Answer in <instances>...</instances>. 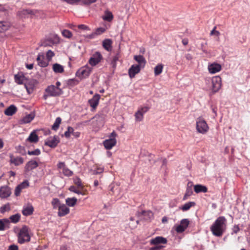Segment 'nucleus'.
Returning a JSON list of instances; mask_svg holds the SVG:
<instances>
[{
	"mask_svg": "<svg viewBox=\"0 0 250 250\" xmlns=\"http://www.w3.org/2000/svg\"><path fill=\"white\" fill-rule=\"evenodd\" d=\"M21 217L19 214H16L10 216V219L11 221L14 223H16L19 222Z\"/></svg>",
	"mask_w": 250,
	"mask_h": 250,
	"instance_id": "obj_39",
	"label": "nucleus"
},
{
	"mask_svg": "<svg viewBox=\"0 0 250 250\" xmlns=\"http://www.w3.org/2000/svg\"><path fill=\"white\" fill-rule=\"evenodd\" d=\"M211 90L213 93L219 91L221 87L222 80L220 76H216L212 78L211 80Z\"/></svg>",
	"mask_w": 250,
	"mask_h": 250,
	"instance_id": "obj_8",
	"label": "nucleus"
},
{
	"mask_svg": "<svg viewBox=\"0 0 250 250\" xmlns=\"http://www.w3.org/2000/svg\"><path fill=\"white\" fill-rule=\"evenodd\" d=\"M77 199L75 197L67 198L65 200L66 205L69 207H74L77 203Z\"/></svg>",
	"mask_w": 250,
	"mask_h": 250,
	"instance_id": "obj_33",
	"label": "nucleus"
},
{
	"mask_svg": "<svg viewBox=\"0 0 250 250\" xmlns=\"http://www.w3.org/2000/svg\"><path fill=\"white\" fill-rule=\"evenodd\" d=\"M100 98V95L99 94H95L92 99L88 101L90 105L94 109L98 105Z\"/></svg>",
	"mask_w": 250,
	"mask_h": 250,
	"instance_id": "obj_22",
	"label": "nucleus"
},
{
	"mask_svg": "<svg viewBox=\"0 0 250 250\" xmlns=\"http://www.w3.org/2000/svg\"><path fill=\"white\" fill-rule=\"evenodd\" d=\"M11 23L7 21H0V33L5 32L9 29Z\"/></svg>",
	"mask_w": 250,
	"mask_h": 250,
	"instance_id": "obj_25",
	"label": "nucleus"
},
{
	"mask_svg": "<svg viewBox=\"0 0 250 250\" xmlns=\"http://www.w3.org/2000/svg\"><path fill=\"white\" fill-rule=\"evenodd\" d=\"M52 69L56 73H62L64 71L63 66L57 63L53 65Z\"/></svg>",
	"mask_w": 250,
	"mask_h": 250,
	"instance_id": "obj_31",
	"label": "nucleus"
},
{
	"mask_svg": "<svg viewBox=\"0 0 250 250\" xmlns=\"http://www.w3.org/2000/svg\"><path fill=\"white\" fill-rule=\"evenodd\" d=\"M195 205V203L194 202H188L183 206L180 207L179 208L183 211H186L190 209V208L192 207H194Z\"/></svg>",
	"mask_w": 250,
	"mask_h": 250,
	"instance_id": "obj_30",
	"label": "nucleus"
},
{
	"mask_svg": "<svg viewBox=\"0 0 250 250\" xmlns=\"http://www.w3.org/2000/svg\"><path fill=\"white\" fill-rule=\"evenodd\" d=\"M62 33L63 37L67 38H70L72 36L71 32L66 29L62 30Z\"/></svg>",
	"mask_w": 250,
	"mask_h": 250,
	"instance_id": "obj_42",
	"label": "nucleus"
},
{
	"mask_svg": "<svg viewBox=\"0 0 250 250\" xmlns=\"http://www.w3.org/2000/svg\"><path fill=\"white\" fill-rule=\"evenodd\" d=\"M73 181H74V183H75V184H76L78 186V188H82L83 187L81 180L79 177H75L74 178Z\"/></svg>",
	"mask_w": 250,
	"mask_h": 250,
	"instance_id": "obj_47",
	"label": "nucleus"
},
{
	"mask_svg": "<svg viewBox=\"0 0 250 250\" xmlns=\"http://www.w3.org/2000/svg\"><path fill=\"white\" fill-rule=\"evenodd\" d=\"M43 57L44 56L43 54H39L38 55V57L37 58V61H38V62L41 61L42 59H43Z\"/></svg>",
	"mask_w": 250,
	"mask_h": 250,
	"instance_id": "obj_61",
	"label": "nucleus"
},
{
	"mask_svg": "<svg viewBox=\"0 0 250 250\" xmlns=\"http://www.w3.org/2000/svg\"><path fill=\"white\" fill-rule=\"evenodd\" d=\"M113 15L109 10L105 11L104 15L102 16V19L103 20L108 22L111 21L113 20Z\"/></svg>",
	"mask_w": 250,
	"mask_h": 250,
	"instance_id": "obj_27",
	"label": "nucleus"
},
{
	"mask_svg": "<svg viewBox=\"0 0 250 250\" xmlns=\"http://www.w3.org/2000/svg\"><path fill=\"white\" fill-rule=\"evenodd\" d=\"M112 41L110 39H105L103 42V46L105 49L110 51L112 48Z\"/></svg>",
	"mask_w": 250,
	"mask_h": 250,
	"instance_id": "obj_32",
	"label": "nucleus"
},
{
	"mask_svg": "<svg viewBox=\"0 0 250 250\" xmlns=\"http://www.w3.org/2000/svg\"><path fill=\"white\" fill-rule=\"evenodd\" d=\"M97 36L96 35V34H95V32H93L92 33H91V34L89 35L88 36V37L90 39H93V38H95Z\"/></svg>",
	"mask_w": 250,
	"mask_h": 250,
	"instance_id": "obj_62",
	"label": "nucleus"
},
{
	"mask_svg": "<svg viewBox=\"0 0 250 250\" xmlns=\"http://www.w3.org/2000/svg\"><path fill=\"white\" fill-rule=\"evenodd\" d=\"M15 81L19 84H23L27 92L30 93L33 91V88L31 86H28L27 82V79L22 73H18L14 76Z\"/></svg>",
	"mask_w": 250,
	"mask_h": 250,
	"instance_id": "obj_3",
	"label": "nucleus"
},
{
	"mask_svg": "<svg viewBox=\"0 0 250 250\" xmlns=\"http://www.w3.org/2000/svg\"><path fill=\"white\" fill-rule=\"evenodd\" d=\"M9 162L10 164L18 166L22 164L24 162L23 158L21 157H14L12 154L10 155Z\"/></svg>",
	"mask_w": 250,
	"mask_h": 250,
	"instance_id": "obj_15",
	"label": "nucleus"
},
{
	"mask_svg": "<svg viewBox=\"0 0 250 250\" xmlns=\"http://www.w3.org/2000/svg\"><path fill=\"white\" fill-rule=\"evenodd\" d=\"M104 171V168L103 167H98L96 169L93 170V173L94 174H100L102 173Z\"/></svg>",
	"mask_w": 250,
	"mask_h": 250,
	"instance_id": "obj_52",
	"label": "nucleus"
},
{
	"mask_svg": "<svg viewBox=\"0 0 250 250\" xmlns=\"http://www.w3.org/2000/svg\"><path fill=\"white\" fill-rule=\"evenodd\" d=\"M7 250H19V248L16 245H11L8 247Z\"/></svg>",
	"mask_w": 250,
	"mask_h": 250,
	"instance_id": "obj_59",
	"label": "nucleus"
},
{
	"mask_svg": "<svg viewBox=\"0 0 250 250\" xmlns=\"http://www.w3.org/2000/svg\"><path fill=\"white\" fill-rule=\"evenodd\" d=\"M21 189L27 188L29 186V182L26 180L22 182L21 184L18 185Z\"/></svg>",
	"mask_w": 250,
	"mask_h": 250,
	"instance_id": "obj_51",
	"label": "nucleus"
},
{
	"mask_svg": "<svg viewBox=\"0 0 250 250\" xmlns=\"http://www.w3.org/2000/svg\"><path fill=\"white\" fill-rule=\"evenodd\" d=\"M32 11L27 9H23L18 13V15L21 18H28L30 15L32 14Z\"/></svg>",
	"mask_w": 250,
	"mask_h": 250,
	"instance_id": "obj_28",
	"label": "nucleus"
},
{
	"mask_svg": "<svg viewBox=\"0 0 250 250\" xmlns=\"http://www.w3.org/2000/svg\"><path fill=\"white\" fill-rule=\"evenodd\" d=\"M192 194V191L191 188L188 187L186 190V192L183 197V200H186Z\"/></svg>",
	"mask_w": 250,
	"mask_h": 250,
	"instance_id": "obj_40",
	"label": "nucleus"
},
{
	"mask_svg": "<svg viewBox=\"0 0 250 250\" xmlns=\"http://www.w3.org/2000/svg\"><path fill=\"white\" fill-rule=\"evenodd\" d=\"M148 109V107L146 106L139 108L135 114V120L137 122L142 121L144 118V115Z\"/></svg>",
	"mask_w": 250,
	"mask_h": 250,
	"instance_id": "obj_11",
	"label": "nucleus"
},
{
	"mask_svg": "<svg viewBox=\"0 0 250 250\" xmlns=\"http://www.w3.org/2000/svg\"><path fill=\"white\" fill-rule=\"evenodd\" d=\"M216 27H214V28L212 30V31L210 32V35H215L216 36H218L220 35V32L218 31H216Z\"/></svg>",
	"mask_w": 250,
	"mask_h": 250,
	"instance_id": "obj_54",
	"label": "nucleus"
},
{
	"mask_svg": "<svg viewBox=\"0 0 250 250\" xmlns=\"http://www.w3.org/2000/svg\"><path fill=\"white\" fill-rule=\"evenodd\" d=\"M119 55L118 54H116L115 56H114L112 59V60L111 61V64L112 65L113 67H115L116 65V62L119 60Z\"/></svg>",
	"mask_w": 250,
	"mask_h": 250,
	"instance_id": "obj_49",
	"label": "nucleus"
},
{
	"mask_svg": "<svg viewBox=\"0 0 250 250\" xmlns=\"http://www.w3.org/2000/svg\"><path fill=\"white\" fill-rule=\"evenodd\" d=\"M240 230L238 225H235L232 228L233 233L236 234Z\"/></svg>",
	"mask_w": 250,
	"mask_h": 250,
	"instance_id": "obj_57",
	"label": "nucleus"
},
{
	"mask_svg": "<svg viewBox=\"0 0 250 250\" xmlns=\"http://www.w3.org/2000/svg\"><path fill=\"white\" fill-rule=\"evenodd\" d=\"M92 68L85 65L80 68L76 73V76L81 79L87 78L92 71Z\"/></svg>",
	"mask_w": 250,
	"mask_h": 250,
	"instance_id": "obj_4",
	"label": "nucleus"
},
{
	"mask_svg": "<svg viewBox=\"0 0 250 250\" xmlns=\"http://www.w3.org/2000/svg\"><path fill=\"white\" fill-rule=\"evenodd\" d=\"M9 223V221L7 219L0 220V230H3L5 229V224Z\"/></svg>",
	"mask_w": 250,
	"mask_h": 250,
	"instance_id": "obj_43",
	"label": "nucleus"
},
{
	"mask_svg": "<svg viewBox=\"0 0 250 250\" xmlns=\"http://www.w3.org/2000/svg\"><path fill=\"white\" fill-rule=\"evenodd\" d=\"M70 209L65 204H62L58 208V215L60 217L64 216L69 213Z\"/></svg>",
	"mask_w": 250,
	"mask_h": 250,
	"instance_id": "obj_16",
	"label": "nucleus"
},
{
	"mask_svg": "<svg viewBox=\"0 0 250 250\" xmlns=\"http://www.w3.org/2000/svg\"><path fill=\"white\" fill-rule=\"evenodd\" d=\"M10 210V207L9 204H7L2 206L0 208V212L1 213H4L6 211H9Z\"/></svg>",
	"mask_w": 250,
	"mask_h": 250,
	"instance_id": "obj_41",
	"label": "nucleus"
},
{
	"mask_svg": "<svg viewBox=\"0 0 250 250\" xmlns=\"http://www.w3.org/2000/svg\"><path fill=\"white\" fill-rule=\"evenodd\" d=\"M69 189L70 191L73 192L75 193H77L78 194L83 195V192L82 191H81L80 190L78 189V188H77L75 187H74L73 186H71L69 188Z\"/></svg>",
	"mask_w": 250,
	"mask_h": 250,
	"instance_id": "obj_46",
	"label": "nucleus"
},
{
	"mask_svg": "<svg viewBox=\"0 0 250 250\" xmlns=\"http://www.w3.org/2000/svg\"><path fill=\"white\" fill-rule=\"evenodd\" d=\"M33 210V206L30 204H28L23 207L22 213L24 216H28L32 214Z\"/></svg>",
	"mask_w": 250,
	"mask_h": 250,
	"instance_id": "obj_24",
	"label": "nucleus"
},
{
	"mask_svg": "<svg viewBox=\"0 0 250 250\" xmlns=\"http://www.w3.org/2000/svg\"><path fill=\"white\" fill-rule=\"evenodd\" d=\"M57 167L60 170L62 171L63 174L65 176L69 177L73 174V171L65 166L64 162H60L57 164Z\"/></svg>",
	"mask_w": 250,
	"mask_h": 250,
	"instance_id": "obj_10",
	"label": "nucleus"
},
{
	"mask_svg": "<svg viewBox=\"0 0 250 250\" xmlns=\"http://www.w3.org/2000/svg\"><path fill=\"white\" fill-rule=\"evenodd\" d=\"M162 247V246L155 247L151 248L150 250H160Z\"/></svg>",
	"mask_w": 250,
	"mask_h": 250,
	"instance_id": "obj_64",
	"label": "nucleus"
},
{
	"mask_svg": "<svg viewBox=\"0 0 250 250\" xmlns=\"http://www.w3.org/2000/svg\"><path fill=\"white\" fill-rule=\"evenodd\" d=\"M62 119L60 117H57L52 126V129L54 130H56L58 129L61 123Z\"/></svg>",
	"mask_w": 250,
	"mask_h": 250,
	"instance_id": "obj_36",
	"label": "nucleus"
},
{
	"mask_svg": "<svg viewBox=\"0 0 250 250\" xmlns=\"http://www.w3.org/2000/svg\"><path fill=\"white\" fill-rule=\"evenodd\" d=\"M141 214L145 216V219H151L153 217L152 212L149 210L143 211Z\"/></svg>",
	"mask_w": 250,
	"mask_h": 250,
	"instance_id": "obj_38",
	"label": "nucleus"
},
{
	"mask_svg": "<svg viewBox=\"0 0 250 250\" xmlns=\"http://www.w3.org/2000/svg\"><path fill=\"white\" fill-rule=\"evenodd\" d=\"M79 28L84 30H89V28L85 25L80 24L78 26Z\"/></svg>",
	"mask_w": 250,
	"mask_h": 250,
	"instance_id": "obj_60",
	"label": "nucleus"
},
{
	"mask_svg": "<svg viewBox=\"0 0 250 250\" xmlns=\"http://www.w3.org/2000/svg\"><path fill=\"white\" fill-rule=\"evenodd\" d=\"M27 140L31 143H37L39 140V138L35 132H32L28 137Z\"/></svg>",
	"mask_w": 250,
	"mask_h": 250,
	"instance_id": "obj_34",
	"label": "nucleus"
},
{
	"mask_svg": "<svg viewBox=\"0 0 250 250\" xmlns=\"http://www.w3.org/2000/svg\"><path fill=\"white\" fill-rule=\"evenodd\" d=\"M163 67L164 66L162 64H159L155 67L154 74L155 76H158L162 73Z\"/></svg>",
	"mask_w": 250,
	"mask_h": 250,
	"instance_id": "obj_35",
	"label": "nucleus"
},
{
	"mask_svg": "<svg viewBox=\"0 0 250 250\" xmlns=\"http://www.w3.org/2000/svg\"><path fill=\"white\" fill-rule=\"evenodd\" d=\"M209 127L205 120L202 118H198L196 121V129L199 133L205 134L208 130Z\"/></svg>",
	"mask_w": 250,
	"mask_h": 250,
	"instance_id": "obj_5",
	"label": "nucleus"
},
{
	"mask_svg": "<svg viewBox=\"0 0 250 250\" xmlns=\"http://www.w3.org/2000/svg\"><path fill=\"white\" fill-rule=\"evenodd\" d=\"M18 242L23 244L30 240V236L29 234L28 228L24 226L20 230L18 233Z\"/></svg>",
	"mask_w": 250,
	"mask_h": 250,
	"instance_id": "obj_2",
	"label": "nucleus"
},
{
	"mask_svg": "<svg viewBox=\"0 0 250 250\" xmlns=\"http://www.w3.org/2000/svg\"><path fill=\"white\" fill-rule=\"evenodd\" d=\"M74 129L73 127L71 126H68L67 127V130L64 132V136L66 138H69L71 134H72L73 133Z\"/></svg>",
	"mask_w": 250,
	"mask_h": 250,
	"instance_id": "obj_44",
	"label": "nucleus"
},
{
	"mask_svg": "<svg viewBox=\"0 0 250 250\" xmlns=\"http://www.w3.org/2000/svg\"><path fill=\"white\" fill-rule=\"evenodd\" d=\"M97 0H82V2L84 4L89 5L92 3L96 2Z\"/></svg>",
	"mask_w": 250,
	"mask_h": 250,
	"instance_id": "obj_56",
	"label": "nucleus"
},
{
	"mask_svg": "<svg viewBox=\"0 0 250 250\" xmlns=\"http://www.w3.org/2000/svg\"><path fill=\"white\" fill-rule=\"evenodd\" d=\"M28 154L29 155H39L41 153L40 150L38 148L33 150V151H28L27 152Z\"/></svg>",
	"mask_w": 250,
	"mask_h": 250,
	"instance_id": "obj_48",
	"label": "nucleus"
},
{
	"mask_svg": "<svg viewBox=\"0 0 250 250\" xmlns=\"http://www.w3.org/2000/svg\"><path fill=\"white\" fill-rule=\"evenodd\" d=\"M194 191L197 193L203 192L206 193L208 191L207 188L203 185L198 184L194 186Z\"/></svg>",
	"mask_w": 250,
	"mask_h": 250,
	"instance_id": "obj_29",
	"label": "nucleus"
},
{
	"mask_svg": "<svg viewBox=\"0 0 250 250\" xmlns=\"http://www.w3.org/2000/svg\"><path fill=\"white\" fill-rule=\"evenodd\" d=\"M38 167V163L34 160H31L28 162L25 166L24 169L26 172L30 171Z\"/></svg>",
	"mask_w": 250,
	"mask_h": 250,
	"instance_id": "obj_20",
	"label": "nucleus"
},
{
	"mask_svg": "<svg viewBox=\"0 0 250 250\" xmlns=\"http://www.w3.org/2000/svg\"><path fill=\"white\" fill-rule=\"evenodd\" d=\"M59 143L58 137L56 136L50 137L45 142V145L51 147H55Z\"/></svg>",
	"mask_w": 250,
	"mask_h": 250,
	"instance_id": "obj_14",
	"label": "nucleus"
},
{
	"mask_svg": "<svg viewBox=\"0 0 250 250\" xmlns=\"http://www.w3.org/2000/svg\"><path fill=\"white\" fill-rule=\"evenodd\" d=\"M227 227V220L224 216L218 217L210 227L212 234L217 237H221L225 232Z\"/></svg>",
	"mask_w": 250,
	"mask_h": 250,
	"instance_id": "obj_1",
	"label": "nucleus"
},
{
	"mask_svg": "<svg viewBox=\"0 0 250 250\" xmlns=\"http://www.w3.org/2000/svg\"><path fill=\"white\" fill-rule=\"evenodd\" d=\"M72 135L76 138H78L80 136V133L79 132H74V130L73 131V133H72Z\"/></svg>",
	"mask_w": 250,
	"mask_h": 250,
	"instance_id": "obj_63",
	"label": "nucleus"
},
{
	"mask_svg": "<svg viewBox=\"0 0 250 250\" xmlns=\"http://www.w3.org/2000/svg\"><path fill=\"white\" fill-rule=\"evenodd\" d=\"M17 108L14 105H11L4 111V114L7 116H12L17 111Z\"/></svg>",
	"mask_w": 250,
	"mask_h": 250,
	"instance_id": "obj_26",
	"label": "nucleus"
},
{
	"mask_svg": "<svg viewBox=\"0 0 250 250\" xmlns=\"http://www.w3.org/2000/svg\"><path fill=\"white\" fill-rule=\"evenodd\" d=\"M35 116L33 114H29L25 115L19 121V123L21 125L28 124L30 123L34 118Z\"/></svg>",
	"mask_w": 250,
	"mask_h": 250,
	"instance_id": "obj_21",
	"label": "nucleus"
},
{
	"mask_svg": "<svg viewBox=\"0 0 250 250\" xmlns=\"http://www.w3.org/2000/svg\"><path fill=\"white\" fill-rule=\"evenodd\" d=\"M55 55L54 53L51 50H49L47 51L46 56L48 61H50L52 58Z\"/></svg>",
	"mask_w": 250,
	"mask_h": 250,
	"instance_id": "obj_50",
	"label": "nucleus"
},
{
	"mask_svg": "<svg viewBox=\"0 0 250 250\" xmlns=\"http://www.w3.org/2000/svg\"><path fill=\"white\" fill-rule=\"evenodd\" d=\"M38 64L41 67H44L47 65L48 63L42 59L41 61L38 62Z\"/></svg>",
	"mask_w": 250,
	"mask_h": 250,
	"instance_id": "obj_55",
	"label": "nucleus"
},
{
	"mask_svg": "<svg viewBox=\"0 0 250 250\" xmlns=\"http://www.w3.org/2000/svg\"><path fill=\"white\" fill-rule=\"evenodd\" d=\"M45 92L48 94L49 96L56 97L61 95L62 93V91L60 87L51 85L45 89Z\"/></svg>",
	"mask_w": 250,
	"mask_h": 250,
	"instance_id": "obj_7",
	"label": "nucleus"
},
{
	"mask_svg": "<svg viewBox=\"0 0 250 250\" xmlns=\"http://www.w3.org/2000/svg\"><path fill=\"white\" fill-rule=\"evenodd\" d=\"M167 239L162 236H157L150 240V244L151 245H157L160 244H166L167 243Z\"/></svg>",
	"mask_w": 250,
	"mask_h": 250,
	"instance_id": "obj_19",
	"label": "nucleus"
},
{
	"mask_svg": "<svg viewBox=\"0 0 250 250\" xmlns=\"http://www.w3.org/2000/svg\"><path fill=\"white\" fill-rule=\"evenodd\" d=\"M134 59L137 62H138L139 64H137V65H139L142 68L144 67L146 63V61L143 56L136 55L134 56Z\"/></svg>",
	"mask_w": 250,
	"mask_h": 250,
	"instance_id": "obj_23",
	"label": "nucleus"
},
{
	"mask_svg": "<svg viewBox=\"0 0 250 250\" xmlns=\"http://www.w3.org/2000/svg\"><path fill=\"white\" fill-rule=\"evenodd\" d=\"M21 190H22L21 188L19 186H18L16 188L15 190V195L16 196H19L20 194Z\"/></svg>",
	"mask_w": 250,
	"mask_h": 250,
	"instance_id": "obj_53",
	"label": "nucleus"
},
{
	"mask_svg": "<svg viewBox=\"0 0 250 250\" xmlns=\"http://www.w3.org/2000/svg\"><path fill=\"white\" fill-rule=\"evenodd\" d=\"M189 221L188 219H183L180 222V224L176 227V231L178 233H182L188 228Z\"/></svg>",
	"mask_w": 250,
	"mask_h": 250,
	"instance_id": "obj_13",
	"label": "nucleus"
},
{
	"mask_svg": "<svg viewBox=\"0 0 250 250\" xmlns=\"http://www.w3.org/2000/svg\"><path fill=\"white\" fill-rule=\"evenodd\" d=\"M116 136V132L113 131L109 135V138L104 141L103 144L106 149H110L116 145L117 141L115 138Z\"/></svg>",
	"mask_w": 250,
	"mask_h": 250,
	"instance_id": "obj_6",
	"label": "nucleus"
},
{
	"mask_svg": "<svg viewBox=\"0 0 250 250\" xmlns=\"http://www.w3.org/2000/svg\"><path fill=\"white\" fill-rule=\"evenodd\" d=\"M103 59V56L99 52H96L94 53L89 58L88 63L92 66H94L101 62Z\"/></svg>",
	"mask_w": 250,
	"mask_h": 250,
	"instance_id": "obj_9",
	"label": "nucleus"
},
{
	"mask_svg": "<svg viewBox=\"0 0 250 250\" xmlns=\"http://www.w3.org/2000/svg\"><path fill=\"white\" fill-rule=\"evenodd\" d=\"M105 116V115L104 113H99L95 116L94 118L96 119L101 118V119H104Z\"/></svg>",
	"mask_w": 250,
	"mask_h": 250,
	"instance_id": "obj_58",
	"label": "nucleus"
},
{
	"mask_svg": "<svg viewBox=\"0 0 250 250\" xmlns=\"http://www.w3.org/2000/svg\"><path fill=\"white\" fill-rule=\"evenodd\" d=\"M221 65L216 62L209 63L208 66V69L209 73L212 74L220 72L221 70Z\"/></svg>",
	"mask_w": 250,
	"mask_h": 250,
	"instance_id": "obj_12",
	"label": "nucleus"
},
{
	"mask_svg": "<svg viewBox=\"0 0 250 250\" xmlns=\"http://www.w3.org/2000/svg\"><path fill=\"white\" fill-rule=\"evenodd\" d=\"M10 189L7 186H3L0 188V198H5L11 195Z\"/></svg>",
	"mask_w": 250,
	"mask_h": 250,
	"instance_id": "obj_18",
	"label": "nucleus"
},
{
	"mask_svg": "<svg viewBox=\"0 0 250 250\" xmlns=\"http://www.w3.org/2000/svg\"><path fill=\"white\" fill-rule=\"evenodd\" d=\"M105 30L106 29L104 28L99 27L97 28L94 31V32L96 35L97 36L104 33L105 31Z\"/></svg>",
	"mask_w": 250,
	"mask_h": 250,
	"instance_id": "obj_45",
	"label": "nucleus"
},
{
	"mask_svg": "<svg viewBox=\"0 0 250 250\" xmlns=\"http://www.w3.org/2000/svg\"><path fill=\"white\" fill-rule=\"evenodd\" d=\"M141 67L139 65L133 64L128 70V75L130 78H133L135 75L139 73L141 70Z\"/></svg>",
	"mask_w": 250,
	"mask_h": 250,
	"instance_id": "obj_17",
	"label": "nucleus"
},
{
	"mask_svg": "<svg viewBox=\"0 0 250 250\" xmlns=\"http://www.w3.org/2000/svg\"><path fill=\"white\" fill-rule=\"evenodd\" d=\"M51 204L53 206V208L54 209H56L57 208H59V206L62 204L60 203V200L57 198L53 199Z\"/></svg>",
	"mask_w": 250,
	"mask_h": 250,
	"instance_id": "obj_37",
	"label": "nucleus"
}]
</instances>
